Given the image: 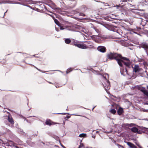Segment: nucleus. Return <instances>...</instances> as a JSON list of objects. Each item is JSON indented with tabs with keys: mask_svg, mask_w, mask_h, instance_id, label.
<instances>
[{
	"mask_svg": "<svg viewBox=\"0 0 148 148\" xmlns=\"http://www.w3.org/2000/svg\"><path fill=\"white\" fill-rule=\"evenodd\" d=\"M84 42L86 43L84 44L86 45V47H87V49L93 48H94L93 44L92 42L88 41H84Z\"/></svg>",
	"mask_w": 148,
	"mask_h": 148,
	"instance_id": "obj_5",
	"label": "nucleus"
},
{
	"mask_svg": "<svg viewBox=\"0 0 148 148\" xmlns=\"http://www.w3.org/2000/svg\"><path fill=\"white\" fill-rule=\"evenodd\" d=\"M7 113L8 114V116L11 115L10 113L8 112H7Z\"/></svg>",
	"mask_w": 148,
	"mask_h": 148,
	"instance_id": "obj_39",
	"label": "nucleus"
},
{
	"mask_svg": "<svg viewBox=\"0 0 148 148\" xmlns=\"http://www.w3.org/2000/svg\"><path fill=\"white\" fill-rule=\"evenodd\" d=\"M66 117V118H67V119H69L70 117V116H67Z\"/></svg>",
	"mask_w": 148,
	"mask_h": 148,
	"instance_id": "obj_38",
	"label": "nucleus"
},
{
	"mask_svg": "<svg viewBox=\"0 0 148 148\" xmlns=\"http://www.w3.org/2000/svg\"><path fill=\"white\" fill-rule=\"evenodd\" d=\"M76 4V3L75 2V4H74V5L73 6V7H74L75 5Z\"/></svg>",
	"mask_w": 148,
	"mask_h": 148,
	"instance_id": "obj_43",
	"label": "nucleus"
},
{
	"mask_svg": "<svg viewBox=\"0 0 148 148\" xmlns=\"http://www.w3.org/2000/svg\"><path fill=\"white\" fill-rule=\"evenodd\" d=\"M4 62H2V61H1L0 62V63H2V64H5L6 63V60H5V59H4Z\"/></svg>",
	"mask_w": 148,
	"mask_h": 148,
	"instance_id": "obj_30",
	"label": "nucleus"
},
{
	"mask_svg": "<svg viewBox=\"0 0 148 148\" xmlns=\"http://www.w3.org/2000/svg\"><path fill=\"white\" fill-rule=\"evenodd\" d=\"M137 88L138 90H140L142 92H143L146 89L145 87H143L140 86H138L136 87Z\"/></svg>",
	"mask_w": 148,
	"mask_h": 148,
	"instance_id": "obj_12",
	"label": "nucleus"
},
{
	"mask_svg": "<svg viewBox=\"0 0 148 148\" xmlns=\"http://www.w3.org/2000/svg\"><path fill=\"white\" fill-rule=\"evenodd\" d=\"M7 11H6L4 13V16H3V17H4V16L5 15V13L7 12Z\"/></svg>",
	"mask_w": 148,
	"mask_h": 148,
	"instance_id": "obj_42",
	"label": "nucleus"
},
{
	"mask_svg": "<svg viewBox=\"0 0 148 148\" xmlns=\"http://www.w3.org/2000/svg\"><path fill=\"white\" fill-rule=\"evenodd\" d=\"M86 134L84 133L81 134L79 135V137H86Z\"/></svg>",
	"mask_w": 148,
	"mask_h": 148,
	"instance_id": "obj_17",
	"label": "nucleus"
},
{
	"mask_svg": "<svg viewBox=\"0 0 148 148\" xmlns=\"http://www.w3.org/2000/svg\"><path fill=\"white\" fill-rule=\"evenodd\" d=\"M72 69L71 68H69L67 69L66 71V73L68 74L72 71Z\"/></svg>",
	"mask_w": 148,
	"mask_h": 148,
	"instance_id": "obj_19",
	"label": "nucleus"
},
{
	"mask_svg": "<svg viewBox=\"0 0 148 148\" xmlns=\"http://www.w3.org/2000/svg\"><path fill=\"white\" fill-rule=\"evenodd\" d=\"M109 112L113 114H115L116 112V110L114 109H111L110 111Z\"/></svg>",
	"mask_w": 148,
	"mask_h": 148,
	"instance_id": "obj_18",
	"label": "nucleus"
},
{
	"mask_svg": "<svg viewBox=\"0 0 148 148\" xmlns=\"http://www.w3.org/2000/svg\"><path fill=\"white\" fill-rule=\"evenodd\" d=\"M54 21L55 23L59 26H60L59 25V21L56 19H54Z\"/></svg>",
	"mask_w": 148,
	"mask_h": 148,
	"instance_id": "obj_20",
	"label": "nucleus"
},
{
	"mask_svg": "<svg viewBox=\"0 0 148 148\" xmlns=\"http://www.w3.org/2000/svg\"><path fill=\"white\" fill-rule=\"evenodd\" d=\"M66 113H61V114H65Z\"/></svg>",
	"mask_w": 148,
	"mask_h": 148,
	"instance_id": "obj_44",
	"label": "nucleus"
},
{
	"mask_svg": "<svg viewBox=\"0 0 148 148\" xmlns=\"http://www.w3.org/2000/svg\"><path fill=\"white\" fill-rule=\"evenodd\" d=\"M131 131L134 133H136L138 132V129L136 127H133L131 129Z\"/></svg>",
	"mask_w": 148,
	"mask_h": 148,
	"instance_id": "obj_14",
	"label": "nucleus"
},
{
	"mask_svg": "<svg viewBox=\"0 0 148 148\" xmlns=\"http://www.w3.org/2000/svg\"><path fill=\"white\" fill-rule=\"evenodd\" d=\"M7 117V120L12 125H13L14 123V121L11 115L6 116Z\"/></svg>",
	"mask_w": 148,
	"mask_h": 148,
	"instance_id": "obj_6",
	"label": "nucleus"
},
{
	"mask_svg": "<svg viewBox=\"0 0 148 148\" xmlns=\"http://www.w3.org/2000/svg\"><path fill=\"white\" fill-rule=\"evenodd\" d=\"M66 27H63L62 26H60V29L61 30H63L64 29H65Z\"/></svg>",
	"mask_w": 148,
	"mask_h": 148,
	"instance_id": "obj_24",
	"label": "nucleus"
},
{
	"mask_svg": "<svg viewBox=\"0 0 148 148\" xmlns=\"http://www.w3.org/2000/svg\"><path fill=\"white\" fill-rule=\"evenodd\" d=\"M97 49L99 51L103 53L106 51V47L103 46H99L98 47Z\"/></svg>",
	"mask_w": 148,
	"mask_h": 148,
	"instance_id": "obj_7",
	"label": "nucleus"
},
{
	"mask_svg": "<svg viewBox=\"0 0 148 148\" xmlns=\"http://www.w3.org/2000/svg\"><path fill=\"white\" fill-rule=\"evenodd\" d=\"M107 58L110 60H115L119 66H122L120 60V58L121 57V55L114 52H110L108 53L106 55Z\"/></svg>",
	"mask_w": 148,
	"mask_h": 148,
	"instance_id": "obj_1",
	"label": "nucleus"
},
{
	"mask_svg": "<svg viewBox=\"0 0 148 148\" xmlns=\"http://www.w3.org/2000/svg\"><path fill=\"white\" fill-rule=\"evenodd\" d=\"M34 67L37 70H38V71H40V72H42V71L41 70H40V69H38L37 67H36V66H34Z\"/></svg>",
	"mask_w": 148,
	"mask_h": 148,
	"instance_id": "obj_27",
	"label": "nucleus"
},
{
	"mask_svg": "<svg viewBox=\"0 0 148 148\" xmlns=\"http://www.w3.org/2000/svg\"><path fill=\"white\" fill-rule=\"evenodd\" d=\"M48 14L49 15H50L52 17V18H53V19H54H54H56L54 17V16H53V15H50V14Z\"/></svg>",
	"mask_w": 148,
	"mask_h": 148,
	"instance_id": "obj_32",
	"label": "nucleus"
},
{
	"mask_svg": "<svg viewBox=\"0 0 148 148\" xmlns=\"http://www.w3.org/2000/svg\"><path fill=\"white\" fill-rule=\"evenodd\" d=\"M144 95H145L147 98H148V91L146 89L145 91L143 92Z\"/></svg>",
	"mask_w": 148,
	"mask_h": 148,
	"instance_id": "obj_16",
	"label": "nucleus"
},
{
	"mask_svg": "<svg viewBox=\"0 0 148 148\" xmlns=\"http://www.w3.org/2000/svg\"><path fill=\"white\" fill-rule=\"evenodd\" d=\"M112 97H115V98H116V97L115 96H114L113 95H112Z\"/></svg>",
	"mask_w": 148,
	"mask_h": 148,
	"instance_id": "obj_46",
	"label": "nucleus"
},
{
	"mask_svg": "<svg viewBox=\"0 0 148 148\" xmlns=\"http://www.w3.org/2000/svg\"><path fill=\"white\" fill-rule=\"evenodd\" d=\"M106 82L105 83V85H104V86L105 89L107 90L109 89L110 85V82L108 80H106Z\"/></svg>",
	"mask_w": 148,
	"mask_h": 148,
	"instance_id": "obj_8",
	"label": "nucleus"
},
{
	"mask_svg": "<svg viewBox=\"0 0 148 148\" xmlns=\"http://www.w3.org/2000/svg\"><path fill=\"white\" fill-rule=\"evenodd\" d=\"M137 28V29H138V30H140V29H141V27H136Z\"/></svg>",
	"mask_w": 148,
	"mask_h": 148,
	"instance_id": "obj_35",
	"label": "nucleus"
},
{
	"mask_svg": "<svg viewBox=\"0 0 148 148\" xmlns=\"http://www.w3.org/2000/svg\"><path fill=\"white\" fill-rule=\"evenodd\" d=\"M117 145L118 146V147L119 148H120V147H121L123 148H124L123 146H122L121 145H120L119 144H117Z\"/></svg>",
	"mask_w": 148,
	"mask_h": 148,
	"instance_id": "obj_29",
	"label": "nucleus"
},
{
	"mask_svg": "<svg viewBox=\"0 0 148 148\" xmlns=\"http://www.w3.org/2000/svg\"><path fill=\"white\" fill-rule=\"evenodd\" d=\"M47 82L48 83H49V84H53V83H51V82H50L47 81Z\"/></svg>",
	"mask_w": 148,
	"mask_h": 148,
	"instance_id": "obj_37",
	"label": "nucleus"
},
{
	"mask_svg": "<svg viewBox=\"0 0 148 148\" xmlns=\"http://www.w3.org/2000/svg\"><path fill=\"white\" fill-rule=\"evenodd\" d=\"M132 67L133 72L135 73L140 72L142 71V69L140 68L138 64H135L134 67L132 66Z\"/></svg>",
	"mask_w": 148,
	"mask_h": 148,
	"instance_id": "obj_4",
	"label": "nucleus"
},
{
	"mask_svg": "<svg viewBox=\"0 0 148 148\" xmlns=\"http://www.w3.org/2000/svg\"><path fill=\"white\" fill-rule=\"evenodd\" d=\"M126 143L130 148H137V147L134 144L130 142H127Z\"/></svg>",
	"mask_w": 148,
	"mask_h": 148,
	"instance_id": "obj_11",
	"label": "nucleus"
},
{
	"mask_svg": "<svg viewBox=\"0 0 148 148\" xmlns=\"http://www.w3.org/2000/svg\"><path fill=\"white\" fill-rule=\"evenodd\" d=\"M121 1L122 2H126L127 1V0H121Z\"/></svg>",
	"mask_w": 148,
	"mask_h": 148,
	"instance_id": "obj_34",
	"label": "nucleus"
},
{
	"mask_svg": "<svg viewBox=\"0 0 148 148\" xmlns=\"http://www.w3.org/2000/svg\"><path fill=\"white\" fill-rule=\"evenodd\" d=\"M145 52H146V53L148 56V49L147 50H146Z\"/></svg>",
	"mask_w": 148,
	"mask_h": 148,
	"instance_id": "obj_36",
	"label": "nucleus"
},
{
	"mask_svg": "<svg viewBox=\"0 0 148 148\" xmlns=\"http://www.w3.org/2000/svg\"><path fill=\"white\" fill-rule=\"evenodd\" d=\"M73 115H75V116H81V115H77V114H73Z\"/></svg>",
	"mask_w": 148,
	"mask_h": 148,
	"instance_id": "obj_41",
	"label": "nucleus"
},
{
	"mask_svg": "<svg viewBox=\"0 0 148 148\" xmlns=\"http://www.w3.org/2000/svg\"><path fill=\"white\" fill-rule=\"evenodd\" d=\"M120 60L121 61V63L122 66H120L121 67L123 66V64L128 68H130L131 64V62L127 58L123 57L121 56V58H120Z\"/></svg>",
	"mask_w": 148,
	"mask_h": 148,
	"instance_id": "obj_2",
	"label": "nucleus"
},
{
	"mask_svg": "<svg viewBox=\"0 0 148 148\" xmlns=\"http://www.w3.org/2000/svg\"><path fill=\"white\" fill-rule=\"evenodd\" d=\"M84 147V145L82 143H80V145L79 146L78 148H81Z\"/></svg>",
	"mask_w": 148,
	"mask_h": 148,
	"instance_id": "obj_22",
	"label": "nucleus"
},
{
	"mask_svg": "<svg viewBox=\"0 0 148 148\" xmlns=\"http://www.w3.org/2000/svg\"><path fill=\"white\" fill-rule=\"evenodd\" d=\"M93 29L95 30V31L97 33L99 32V30L97 29L95 27H93Z\"/></svg>",
	"mask_w": 148,
	"mask_h": 148,
	"instance_id": "obj_26",
	"label": "nucleus"
},
{
	"mask_svg": "<svg viewBox=\"0 0 148 148\" xmlns=\"http://www.w3.org/2000/svg\"><path fill=\"white\" fill-rule=\"evenodd\" d=\"M61 146H62L63 147V148H65V147H64V146H63V145H62V144H61Z\"/></svg>",
	"mask_w": 148,
	"mask_h": 148,
	"instance_id": "obj_40",
	"label": "nucleus"
},
{
	"mask_svg": "<svg viewBox=\"0 0 148 148\" xmlns=\"http://www.w3.org/2000/svg\"><path fill=\"white\" fill-rule=\"evenodd\" d=\"M146 32L148 34V31H147Z\"/></svg>",
	"mask_w": 148,
	"mask_h": 148,
	"instance_id": "obj_45",
	"label": "nucleus"
},
{
	"mask_svg": "<svg viewBox=\"0 0 148 148\" xmlns=\"http://www.w3.org/2000/svg\"><path fill=\"white\" fill-rule=\"evenodd\" d=\"M9 110H10L9 109H8Z\"/></svg>",
	"mask_w": 148,
	"mask_h": 148,
	"instance_id": "obj_48",
	"label": "nucleus"
},
{
	"mask_svg": "<svg viewBox=\"0 0 148 148\" xmlns=\"http://www.w3.org/2000/svg\"><path fill=\"white\" fill-rule=\"evenodd\" d=\"M86 148H88V147H86Z\"/></svg>",
	"mask_w": 148,
	"mask_h": 148,
	"instance_id": "obj_49",
	"label": "nucleus"
},
{
	"mask_svg": "<svg viewBox=\"0 0 148 148\" xmlns=\"http://www.w3.org/2000/svg\"><path fill=\"white\" fill-rule=\"evenodd\" d=\"M123 109L121 107H119L117 111V112L118 114L119 115H121L123 113Z\"/></svg>",
	"mask_w": 148,
	"mask_h": 148,
	"instance_id": "obj_13",
	"label": "nucleus"
},
{
	"mask_svg": "<svg viewBox=\"0 0 148 148\" xmlns=\"http://www.w3.org/2000/svg\"><path fill=\"white\" fill-rule=\"evenodd\" d=\"M64 41L66 43L69 44L71 42V40L70 39L66 38L65 40Z\"/></svg>",
	"mask_w": 148,
	"mask_h": 148,
	"instance_id": "obj_15",
	"label": "nucleus"
},
{
	"mask_svg": "<svg viewBox=\"0 0 148 148\" xmlns=\"http://www.w3.org/2000/svg\"><path fill=\"white\" fill-rule=\"evenodd\" d=\"M104 27H105L106 28H108L109 26V25L107 24H103V25Z\"/></svg>",
	"mask_w": 148,
	"mask_h": 148,
	"instance_id": "obj_25",
	"label": "nucleus"
},
{
	"mask_svg": "<svg viewBox=\"0 0 148 148\" xmlns=\"http://www.w3.org/2000/svg\"><path fill=\"white\" fill-rule=\"evenodd\" d=\"M81 42L79 41L74 42L73 45L75 46L82 49H87V47L86 45L83 43H81Z\"/></svg>",
	"mask_w": 148,
	"mask_h": 148,
	"instance_id": "obj_3",
	"label": "nucleus"
},
{
	"mask_svg": "<svg viewBox=\"0 0 148 148\" xmlns=\"http://www.w3.org/2000/svg\"><path fill=\"white\" fill-rule=\"evenodd\" d=\"M126 72H127V70H126Z\"/></svg>",
	"mask_w": 148,
	"mask_h": 148,
	"instance_id": "obj_47",
	"label": "nucleus"
},
{
	"mask_svg": "<svg viewBox=\"0 0 148 148\" xmlns=\"http://www.w3.org/2000/svg\"><path fill=\"white\" fill-rule=\"evenodd\" d=\"M141 46L145 49V51L148 49V44L146 42H142L141 44Z\"/></svg>",
	"mask_w": 148,
	"mask_h": 148,
	"instance_id": "obj_9",
	"label": "nucleus"
},
{
	"mask_svg": "<svg viewBox=\"0 0 148 148\" xmlns=\"http://www.w3.org/2000/svg\"><path fill=\"white\" fill-rule=\"evenodd\" d=\"M4 123H5V124L6 125H8L9 126H10V124H9V123H8L7 121H4Z\"/></svg>",
	"mask_w": 148,
	"mask_h": 148,
	"instance_id": "obj_28",
	"label": "nucleus"
},
{
	"mask_svg": "<svg viewBox=\"0 0 148 148\" xmlns=\"http://www.w3.org/2000/svg\"><path fill=\"white\" fill-rule=\"evenodd\" d=\"M56 10L57 11V12H58L59 13H60V12H61V9L60 8H56Z\"/></svg>",
	"mask_w": 148,
	"mask_h": 148,
	"instance_id": "obj_23",
	"label": "nucleus"
},
{
	"mask_svg": "<svg viewBox=\"0 0 148 148\" xmlns=\"http://www.w3.org/2000/svg\"><path fill=\"white\" fill-rule=\"evenodd\" d=\"M45 124L47 125L51 126V125H54L55 123L52 121L48 119H47L45 122Z\"/></svg>",
	"mask_w": 148,
	"mask_h": 148,
	"instance_id": "obj_10",
	"label": "nucleus"
},
{
	"mask_svg": "<svg viewBox=\"0 0 148 148\" xmlns=\"http://www.w3.org/2000/svg\"><path fill=\"white\" fill-rule=\"evenodd\" d=\"M136 133H138L139 134H140L141 133V132L140 130H138V132H137Z\"/></svg>",
	"mask_w": 148,
	"mask_h": 148,
	"instance_id": "obj_33",
	"label": "nucleus"
},
{
	"mask_svg": "<svg viewBox=\"0 0 148 148\" xmlns=\"http://www.w3.org/2000/svg\"><path fill=\"white\" fill-rule=\"evenodd\" d=\"M79 15L83 16H85V14L83 13H80L79 14Z\"/></svg>",
	"mask_w": 148,
	"mask_h": 148,
	"instance_id": "obj_31",
	"label": "nucleus"
},
{
	"mask_svg": "<svg viewBox=\"0 0 148 148\" xmlns=\"http://www.w3.org/2000/svg\"><path fill=\"white\" fill-rule=\"evenodd\" d=\"M5 132L7 133H10L11 132L10 130L8 129L7 128H5Z\"/></svg>",
	"mask_w": 148,
	"mask_h": 148,
	"instance_id": "obj_21",
	"label": "nucleus"
}]
</instances>
